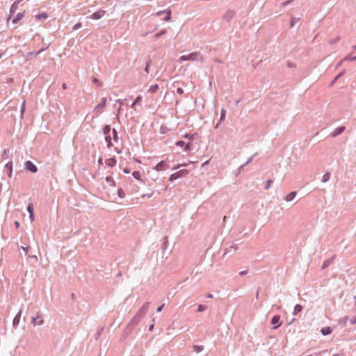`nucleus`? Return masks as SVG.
<instances>
[{
  "instance_id": "28",
  "label": "nucleus",
  "mask_w": 356,
  "mask_h": 356,
  "mask_svg": "<svg viewBox=\"0 0 356 356\" xmlns=\"http://www.w3.org/2000/svg\"><path fill=\"white\" fill-rule=\"evenodd\" d=\"M44 50H45V48H42L38 51H33L29 52V55L37 56L38 55H39L40 53H42Z\"/></svg>"
},
{
  "instance_id": "25",
  "label": "nucleus",
  "mask_w": 356,
  "mask_h": 356,
  "mask_svg": "<svg viewBox=\"0 0 356 356\" xmlns=\"http://www.w3.org/2000/svg\"><path fill=\"white\" fill-rule=\"evenodd\" d=\"M105 140L107 143V147L108 148H110L111 147L113 146V143L111 142V137L110 134L105 135Z\"/></svg>"
},
{
  "instance_id": "2",
  "label": "nucleus",
  "mask_w": 356,
  "mask_h": 356,
  "mask_svg": "<svg viewBox=\"0 0 356 356\" xmlns=\"http://www.w3.org/2000/svg\"><path fill=\"white\" fill-rule=\"evenodd\" d=\"M191 60V61H203L202 56L198 52H193L187 55H182L179 58V62L182 63L184 61Z\"/></svg>"
},
{
  "instance_id": "22",
  "label": "nucleus",
  "mask_w": 356,
  "mask_h": 356,
  "mask_svg": "<svg viewBox=\"0 0 356 356\" xmlns=\"http://www.w3.org/2000/svg\"><path fill=\"white\" fill-rule=\"evenodd\" d=\"M47 18H48V15L46 13H42L35 15V19L37 20H41L42 19H46Z\"/></svg>"
},
{
  "instance_id": "14",
  "label": "nucleus",
  "mask_w": 356,
  "mask_h": 356,
  "mask_svg": "<svg viewBox=\"0 0 356 356\" xmlns=\"http://www.w3.org/2000/svg\"><path fill=\"white\" fill-rule=\"evenodd\" d=\"M334 257V256H332L331 258L325 260L321 266V269L323 270L327 268L333 262Z\"/></svg>"
},
{
  "instance_id": "46",
  "label": "nucleus",
  "mask_w": 356,
  "mask_h": 356,
  "mask_svg": "<svg viewBox=\"0 0 356 356\" xmlns=\"http://www.w3.org/2000/svg\"><path fill=\"white\" fill-rule=\"evenodd\" d=\"M232 249H233L234 252H236L238 250V246L236 244H233L230 246V250H229L227 252H230L232 251Z\"/></svg>"
},
{
  "instance_id": "53",
  "label": "nucleus",
  "mask_w": 356,
  "mask_h": 356,
  "mask_svg": "<svg viewBox=\"0 0 356 356\" xmlns=\"http://www.w3.org/2000/svg\"><path fill=\"white\" fill-rule=\"evenodd\" d=\"M248 270H242V271L239 272V275H240L241 276H243V275H247V274H248Z\"/></svg>"
},
{
  "instance_id": "31",
  "label": "nucleus",
  "mask_w": 356,
  "mask_h": 356,
  "mask_svg": "<svg viewBox=\"0 0 356 356\" xmlns=\"http://www.w3.org/2000/svg\"><path fill=\"white\" fill-rule=\"evenodd\" d=\"M191 149V142H188V143H185L184 147L183 150L184 152H189Z\"/></svg>"
},
{
  "instance_id": "9",
  "label": "nucleus",
  "mask_w": 356,
  "mask_h": 356,
  "mask_svg": "<svg viewBox=\"0 0 356 356\" xmlns=\"http://www.w3.org/2000/svg\"><path fill=\"white\" fill-rule=\"evenodd\" d=\"M165 13V17L164 18L165 21H168L170 19L171 11L170 10H160L156 13L157 16H161L162 14Z\"/></svg>"
},
{
  "instance_id": "37",
  "label": "nucleus",
  "mask_w": 356,
  "mask_h": 356,
  "mask_svg": "<svg viewBox=\"0 0 356 356\" xmlns=\"http://www.w3.org/2000/svg\"><path fill=\"white\" fill-rule=\"evenodd\" d=\"M300 19V18L292 17L291 20V27H293Z\"/></svg>"
},
{
  "instance_id": "11",
  "label": "nucleus",
  "mask_w": 356,
  "mask_h": 356,
  "mask_svg": "<svg viewBox=\"0 0 356 356\" xmlns=\"http://www.w3.org/2000/svg\"><path fill=\"white\" fill-rule=\"evenodd\" d=\"M19 3V1H15L11 5L10 8V15L8 18V20L11 17V15L17 11Z\"/></svg>"
},
{
  "instance_id": "12",
  "label": "nucleus",
  "mask_w": 356,
  "mask_h": 356,
  "mask_svg": "<svg viewBox=\"0 0 356 356\" xmlns=\"http://www.w3.org/2000/svg\"><path fill=\"white\" fill-rule=\"evenodd\" d=\"M24 16V11L18 13L12 20V23L15 24H17Z\"/></svg>"
},
{
  "instance_id": "34",
  "label": "nucleus",
  "mask_w": 356,
  "mask_h": 356,
  "mask_svg": "<svg viewBox=\"0 0 356 356\" xmlns=\"http://www.w3.org/2000/svg\"><path fill=\"white\" fill-rule=\"evenodd\" d=\"M25 109H26V101L24 100L21 105V107H20V113H21L22 115H24Z\"/></svg>"
},
{
  "instance_id": "35",
  "label": "nucleus",
  "mask_w": 356,
  "mask_h": 356,
  "mask_svg": "<svg viewBox=\"0 0 356 356\" xmlns=\"http://www.w3.org/2000/svg\"><path fill=\"white\" fill-rule=\"evenodd\" d=\"M330 179V173L326 172L322 177V182H327Z\"/></svg>"
},
{
  "instance_id": "60",
  "label": "nucleus",
  "mask_w": 356,
  "mask_h": 356,
  "mask_svg": "<svg viewBox=\"0 0 356 356\" xmlns=\"http://www.w3.org/2000/svg\"><path fill=\"white\" fill-rule=\"evenodd\" d=\"M350 323L353 325L356 324V317L350 320Z\"/></svg>"
},
{
  "instance_id": "45",
  "label": "nucleus",
  "mask_w": 356,
  "mask_h": 356,
  "mask_svg": "<svg viewBox=\"0 0 356 356\" xmlns=\"http://www.w3.org/2000/svg\"><path fill=\"white\" fill-rule=\"evenodd\" d=\"M118 195L120 198H124L125 197V193L122 189H118Z\"/></svg>"
},
{
  "instance_id": "61",
  "label": "nucleus",
  "mask_w": 356,
  "mask_h": 356,
  "mask_svg": "<svg viewBox=\"0 0 356 356\" xmlns=\"http://www.w3.org/2000/svg\"><path fill=\"white\" fill-rule=\"evenodd\" d=\"M117 102H118L120 104V107L118 109L120 111L121 108V106L122 105V101L121 99H118V100H117Z\"/></svg>"
},
{
  "instance_id": "52",
  "label": "nucleus",
  "mask_w": 356,
  "mask_h": 356,
  "mask_svg": "<svg viewBox=\"0 0 356 356\" xmlns=\"http://www.w3.org/2000/svg\"><path fill=\"white\" fill-rule=\"evenodd\" d=\"M339 40V38L337 37V38H334V39H333V40H331L330 41V43L331 44H334V43L337 42Z\"/></svg>"
},
{
  "instance_id": "23",
  "label": "nucleus",
  "mask_w": 356,
  "mask_h": 356,
  "mask_svg": "<svg viewBox=\"0 0 356 356\" xmlns=\"http://www.w3.org/2000/svg\"><path fill=\"white\" fill-rule=\"evenodd\" d=\"M105 180L111 186H115V181L112 176H107Z\"/></svg>"
},
{
  "instance_id": "27",
  "label": "nucleus",
  "mask_w": 356,
  "mask_h": 356,
  "mask_svg": "<svg viewBox=\"0 0 356 356\" xmlns=\"http://www.w3.org/2000/svg\"><path fill=\"white\" fill-rule=\"evenodd\" d=\"M280 320V316L279 315H275L271 319V324L272 325H276L278 324Z\"/></svg>"
},
{
  "instance_id": "4",
  "label": "nucleus",
  "mask_w": 356,
  "mask_h": 356,
  "mask_svg": "<svg viewBox=\"0 0 356 356\" xmlns=\"http://www.w3.org/2000/svg\"><path fill=\"white\" fill-rule=\"evenodd\" d=\"M24 168L26 170L30 171L33 173L38 172L37 166L31 161H27L25 162Z\"/></svg>"
},
{
  "instance_id": "1",
  "label": "nucleus",
  "mask_w": 356,
  "mask_h": 356,
  "mask_svg": "<svg viewBox=\"0 0 356 356\" xmlns=\"http://www.w3.org/2000/svg\"><path fill=\"white\" fill-rule=\"evenodd\" d=\"M149 302H145L137 312L136 315L131 318L128 324V327L133 328L136 326L140 321L145 317L148 312Z\"/></svg>"
},
{
  "instance_id": "33",
  "label": "nucleus",
  "mask_w": 356,
  "mask_h": 356,
  "mask_svg": "<svg viewBox=\"0 0 356 356\" xmlns=\"http://www.w3.org/2000/svg\"><path fill=\"white\" fill-rule=\"evenodd\" d=\"M27 211L29 212V215L34 213V208L32 204H29L27 206Z\"/></svg>"
},
{
  "instance_id": "42",
  "label": "nucleus",
  "mask_w": 356,
  "mask_h": 356,
  "mask_svg": "<svg viewBox=\"0 0 356 356\" xmlns=\"http://www.w3.org/2000/svg\"><path fill=\"white\" fill-rule=\"evenodd\" d=\"M257 153H255L252 156H250L248 161L244 163L245 166L248 165L249 163H250L252 161H253V159L255 156H257Z\"/></svg>"
},
{
  "instance_id": "57",
  "label": "nucleus",
  "mask_w": 356,
  "mask_h": 356,
  "mask_svg": "<svg viewBox=\"0 0 356 356\" xmlns=\"http://www.w3.org/2000/svg\"><path fill=\"white\" fill-rule=\"evenodd\" d=\"M29 218H30L31 222H33L34 220H35V218H34V213L30 214L29 215Z\"/></svg>"
},
{
  "instance_id": "59",
  "label": "nucleus",
  "mask_w": 356,
  "mask_h": 356,
  "mask_svg": "<svg viewBox=\"0 0 356 356\" xmlns=\"http://www.w3.org/2000/svg\"><path fill=\"white\" fill-rule=\"evenodd\" d=\"M163 306H164V304H163L161 306L157 308V312H161L162 311Z\"/></svg>"
},
{
  "instance_id": "8",
  "label": "nucleus",
  "mask_w": 356,
  "mask_h": 356,
  "mask_svg": "<svg viewBox=\"0 0 356 356\" xmlns=\"http://www.w3.org/2000/svg\"><path fill=\"white\" fill-rule=\"evenodd\" d=\"M22 310L20 309L19 311V312L15 316V318H14V319L13 321V326L14 327H17V326L19 325V321H20V318H21V316H22Z\"/></svg>"
},
{
  "instance_id": "18",
  "label": "nucleus",
  "mask_w": 356,
  "mask_h": 356,
  "mask_svg": "<svg viewBox=\"0 0 356 356\" xmlns=\"http://www.w3.org/2000/svg\"><path fill=\"white\" fill-rule=\"evenodd\" d=\"M302 310V305L297 304L294 307L293 315L296 316L298 313H300Z\"/></svg>"
},
{
  "instance_id": "26",
  "label": "nucleus",
  "mask_w": 356,
  "mask_h": 356,
  "mask_svg": "<svg viewBox=\"0 0 356 356\" xmlns=\"http://www.w3.org/2000/svg\"><path fill=\"white\" fill-rule=\"evenodd\" d=\"M158 89H159V86L157 84H154V85L151 86L149 88L148 92L150 93H155Z\"/></svg>"
},
{
  "instance_id": "36",
  "label": "nucleus",
  "mask_w": 356,
  "mask_h": 356,
  "mask_svg": "<svg viewBox=\"0 0 356 356\" xmlns=\"http://www.w3.org/2000/svg\"><path fill=\"white\" fill-rule=\"evenodd\" d=\"M142 99V96L138 95L134 100V102L131 104V106L134 107L136 104H137Z\"/></svg>"
},
{
  "instance_id": "17",
  "label": "nucleus",
  "mask_w": 356,
  "mask_h": 356,
  "mask_svg": "<svg viewBox=\"0 0 356 356\" xmlns=\"http://www.w3.org/2000/svg\"><path fill=\"white\" fill-rule=\"evenodd\" d=\"M321 332L323 336H326L331 334L332 330L330 327H324L321 329Z\"/></svg>"
},
{
  "instance_id": "30",
  "label": "nucleus",
  "mask_w": 356,
  "mask_h": 356,
  "mask_svg": "<svg viewBox=\"0 0 356 356\" xmlns=\"http://www.w3.org/2000/svg\"><path fill=\"white\" fill-rule=\"evenodd\" d=\"M132 176L137 180H140L141 173L139 171H134L132 173Z\"/></svg>"
},
{
  "instance_id": "10",
  "label": "nucleus",
  "mask_w": 356,
  "mask_h": 356,
  "mask_svg": "<svg viewBox=\"0 0 356 356\" xmlns=\"http://www.w3.org/2000/svg\"><path fill=\"white\" fill-rule=\"evenodd\" d=\"M234 15H235V12L234 10H227L225 13L223 18L227 22H229L234 17Z\"/></svg>"
},
{
  "instance_id": "6",
  "label": "nucleus",
  "mask_w": 356,
  "mask_h": 356,
  "mask_svg": "<svg viewBox=\"0 0 356 356\" xmlns=\"http://www.w3.org/2000/svg\"><path fill=\"white\" fill-rule=\"evenodd\" d=\"M106 102H107L106 97H103V98H102L100 103L95 107L94 111L97 113V115H99V113H101V112H99V111L100 109H102L105 106Z\"/></svg>"
},
{
  "instance_id": "48",
  "label": "nucleus",
  "mask_w": 356,
  "mask_h": 356,
  "mask_svg": "<svg viewBox=\"0 0 356 356\" xmlns=\"http://www.w3.org/2000/svg\"><path fill=\"white\" fill-rule=\"evenodd\" d=\"M187 165L186 164H177V165L174 166L173 168H172V170H177L179 169L181 166H186Z\"/></svg>"
},
{
  "instance_id": "44",
  "label": "nucleus",
  "mask_w": 356,
  "mask_h": 356,
  "mask_svg": "<svg viewBox=\"0 0 356 356\" xmlns=\"http://www.w3.org/2000/svg\"><path fill=\"white\" fill-rule=\"evenodd\" d=\"M175 145L178 147L184 148L185 145V142L183 140H178L177 142H176Z\"/></svg>"
},
{
  "instance_id": "15",
  "label": "nucleus",
  "mask_w": 356,
  "mask_h": 356,
  "mask_svg": "<svg viewBox=\"0 0 356 356\" xmlns=\"http://www.w3.org/2000/svg\"><path fill=\"white\" fill-rule=\"evenodd\" d=\"M117 161L115 158H110L105 161V163L106 165L109 167H113L116 165Z\"/></svg>"
},
{
  "instance_id": "64",
  "label": "nucleus",
  "mask_w": 356,
  "mask_h": 356,
  "mask_svg": "<svg viewBox=\"0 0 356 356\" xmlns=\"http://www.w3.org/2000/svg\"><path fill=\"white\" fill-rule=\"evenodd\" d=\"M245 167V165L243 164L241 165L239 168H238V171L239 172L243 169V168Z\"/></svg>"
},
{
  "instance_id": "43",
  "label": "nucleus",
  "mask_w": 356,
  "mask_h": 356,
  "mask_svg": "<svg viewBox=\"0 0 356 356\" xmlns=\"http://www.w3.org/2000/svg\"><path fill=\"white\" fill-rule=\"evenodd\" d=\"M343 60H348V61H355L356 60V56L351 57L350 56H347L343 58Z\"/></svg>"
},
{
  "instance_id": "50",
  "label": "nucleus",
  "mask_w": 356,
  "mask_h": 356,
  "mask_svg": "<svg viewBox=\"0 0 356 356\" xmlns=\"http://www.w3.org/2000/svg\"><path fill=\"white\" fill-rule=\"evenodd\" d=\"M9 154H10V149H4L3 156H7Z\"/></svg>"
},
{
  "instance_id": "49",
  "label": "nucleus",
  "mask_w": 356,
  "mask_h": 356,
  "mask_svg": "<svg viewBox=\"0 0 356 356\" xmlns=\"http://www.w3.org/2000/svg\"><path fill=\"white\" fill-rule=\"evenodd\" d=\"M150 60H149L147 62V64H146V66L144 69V70L147 72V73H149V66L150 65Z\"/></svg>"
},
{
  "instance_id": "21",
  "label": "nucleus",
  "mask_w": 356,
  "mask_h": 356,
  "mask_svg": "<svg viewBox=\"0 0 356 356\" xmlns=\"http://www.w3.org/2000/svg\"><path fill=\"white\" fill-rule=\"evenodd\" d=\"M6 168L8 170V176L10 177L13 172V162H8L5 165Z\"/></svg>"
},
{
  "instance_id": "62",
  "label": "nucleus",
  "mask_w": 356,
  "mask_h": 356,
  "mask_svg": "<svg viewBox=\"0 0 356 356\" xmlns=\"http://www.w3.org/2000/svg\"><path fill=\"white\" fill-rule=\"evenodd\" d=\"M123 171L126 174H129L130 172V170L129 168H124Z\"/></svg>"
},
{
  "instance_id": "20",
  "label": "nucleus",
  "mask_w": 356,
  "mask_h": 356,
  "mask_svg": "<svg viewBox=\"0 0 356 356\" xmlns=\"http://www.w3.org/2000/svg\"><path fill=\"white\" fill-rule=\"evenodd\" d=\"M38 318H39L38 316L36 317H32L31 323H33L35 326L37 325H41L44 323L42 319H40L39 321H37Z\"/></svg>"
},
{
  "instance_id": "55",
  "label": "nucleus",
  "mask_w": 356,
  "mask_h": 356,
  "mask_svg": "<svg viewBox=\"0 0 356 356\" xmlns=\"http://www.w3.org/2000/svg\"><path fill=\"white\" fill-rule=\"evenodd\" d=\"M21 248L25 252V254H26L29 247V246H22Z\"/></svg>"
},
{
  "instance_id": "29",
  "label": "nucleus",
  "mask_w": 356,
  "mask_h": 356,
  "mask_svg": "<svg viewBox=\"0 0 356 356\" xmlns=\"http://www.w3.org/2000/svg\"><path fill=\"white\" fill-rule=\"evenodd\" d=\"M111 130V127L109 125H105L103 128V134L104 135L110 134Z\"/></svg>"
},
{
  "instance_id": "32",
  "label": "nucleus",
  "mask_w": 356,
  "mask_h": 356,
  "mask_svg": "<svg viewBox=\"0 0 356 356\" xmlns=\"http://www.w3.org/2000/svg\"><path fill=\"white\" fill-rule=\"evenodd\" d=\"M112 134H113V140L117 142L118 140V132L116 131L115 129H112Z\"/></svg>"
},
{
  "instance_id": "19",
  "label": "nucleus",
  "mask_w": 356,
  "mask_h": 356,
  "mask_svg": "<svg viewBox=\"0 0 356 356\" xmlns=\"http://www.w3.org/2000/svg\"><path fill=\"white\" fill-rule=\"evenodd\" d=\"M197 135L195 134H185L183 136V137L184 138H186L189 140V142H192L193 140H195V138H196Z\"/></svg>"
},
{
  "instance_id": "63",
  "label": "nucleus",
  "mask_w": 356,
  "mask_h": 356,
  "mask_svg": "<svg viewBox=\"0 0 356 356\" xmlns=\"http://www.w3.org/2000/svg\"><path fill=\"white\" fill-rule=\"evenodd\" d=\"M152 196V194H144L143 197H147L148 198L151 197Z\"/></svg>"
},
{
  "instance_id": "24",
  "label": "nucleus",
  "mask_w": 356,
  "mask_h": 356,
  "mask_svg": "<svg viewBox=\"0 0 356 356\" xmlns=\"http://www.w3.org/2000/svg\"><path fill=\"white\" fill-rule=\"evenodd\" d=\"M193 350L196 353H200L204 350V346L202 345H193Z\"/></svg>"
},
{
  "instance_id": "16",
  "label": "nucleus",
  "mask_w": 356,
  "mask_h": 356,
  "mask_svg": "<svg viewBox=\"0 0 356 356\" xmlns=\"http://www.w3.org/2000/svg\"><path fill=\"white\" fill-rule=\"evenodd\" d=\"M297 193L296 191H293V192H291L290 193H289L285 197H284V200L286 201V202H290L291 200H293L296 196Z\"/></svg>"
},
{
  "instance_id": "41",
  "label": "nucleus",
  "mask_w": 356,
  "mask_h": 356,
  "mask_svg": "<svg viewBox=\"0 0 356 356\" xmlns=\"http://www.w3.org/2000/svg\"><path fill=\"white\" fill-rule=\"evenodd\" d=\"M273 183V180L271 179H268L266 182V185L264 186V188L265 190H268L271 186Z\"/></svg>"
},
{
  "instance_id": "13",
  "label": "nucleus",
  "mask_w": 356,
  "mask_h": 356,
  "mask_svg": "<svg viewBox=\"0 0 356 356\" xmlns=\"http://www.w3.org/2000/svg\"><path fill=\"white\" fill-rule=\"evenodd\" d=\"M344 130H345V127H339L331 134V136L333 138L336 137L338 135L343 133Z\"/></svg>"
},
{
  "instance_id": "51",
  "label": "nucleus",
  "mask_w": 356,
  "mask_h": 356,
  "mask_svg": "<svg viewBox=\"0 0 356 356\" xmlns=\"http://www.w3.org/2000/svg\"><path fill=\"white\" fill-rule=\"evenodd\" d=\"M177 92L179 95H182L184 93V90L181 88H178L177 89Z\"/></svg>"
},
{
  "instance_id": "47",
  "label": "nucleus",
  "mask_w": 356,
  "mask_h": 356,
  "mask_svg": "<svg viewBox=\"0 0 356 356\" xmlns=\"http://www.w3.org/2000/svg\"><path fill=\"white\" fill-rule=\"evenodd\" d=\"M81 27V23H76V24L74 25L73 26V30L74 31H76V30H78Z\"/></svg>"
},
{
  "instance_id": "38",
  "label": "nucleus",
  "mask_w": 356,
  "mask_h": 356,
  "mask_svg": "<svg viewBox=\"0 0 356 356\" xmlns=\"http://www.w3.org/2000/svg\"><path fill=\"white\" fill-rule=\"evenodd\" d=\"M207 309V307L203 305H199L197 307V312H202Z\"/></svg>"
},
{
  "instance_id": "3",
  "label": "nucleus",
  "mask_w": 356,
  "mask_h": 356,
  "mask_svg": "<svg viewBox=\"0 0 356 356\" xmlns=\"http://www.w3.org/2000/svg\"><path fill=\"white\" fill-rule=\"evenodd\" d=\"M188 173V170H186V169H183V170H179L173 174H172L170 177H169V181H173L180 177H181L182 176L186 175Z\"/></svg>"
},
{
  "instance_id": "5",
  "label": "nucleus",
  "mask_w": 356,
  "mask_h": 356,
  "mask_svg": "<svg viewBox=\"0 0 356 356\" xmlns=\"http://www.w3.org/2000/svg\"><path fill=\"white\" fill-rule=\"evenodd\" d=\"M168 168V163L165 161H161L155 165L154 169L156 171H162L166 170Z\"/></svg>"
},
{
  "instance_id": "7",
  "label": "nucleus",
  "mask_w": 356,
  "mask_h": 356,
  "mask_svg": "<svg viewBox=\"0 0 356 356\" xmlns=\"http://www.w3.org/2000/svg\"><path fill=\"white\" fill-rule=\"evenodd\" d=\"M105 13L106 12L104 10H99L98 11L92 13L90 18L96 20L99 19L104 15Z\"/></svg>"
},
{
  "instance_id": "39",
  "label": "nucleus",
  "mask_w": 356,
  "mask_h": 356,
  "mask_svg": "<svg viewBox=\"0 0 356 356\" xmlns=\"http://www.w3.org/2000/svg\"><path fill=\"white\" fill-rule=\"evenodd\" d=\"M225 116H226V111L224 109H222L221 113H220V122L223 121L225 118Z\"/></svg>"
},
{
  "instance_id": "56",
  "label": "nucleus",
  "mask_w": 356,
  "mask_h": 356,
  "mask_svg": "<svg viewBox=\"0 0 356 356\" xmlns=\"http://www.w3.org/2000/svg\"><path fill=\"white\" fill-rule=\"evenodd\" d=\"M345 72V70L342 71L341 73H339L336 77L335 80H337L340 76H341Z\"/></svg>"
},
{
  "instance_id": "40",
  "label": "nucleus",
  "mask_w": 356,
  "mask_h": 356,
  "mask_svg": "<svg viewBox=\"0 0 356 356\" xmlns=\"http://www.w3.org/2000/svg\"><path fill=\"white\" fill-rule=\"evenodd\" d=\"M168 245V238H167V236H165V241L163 243V244L161 245V248L163 250H165V249H167Z\"/></svg>"
},
{
  "instance_id": "58",
  "label": "nucleus",
  "mask_w": 356,
  "mask_h": 356,
  "mask_svg": "<svg viewBox=\"0 0 356 356\" xmlns=\"http://www.w3.org/2000/svg\"><path fill=\"white\" fill-rule=\"evenodd\" d=\"M290 2H291V1H285V2H283V3H282V7H284V6H286V5H288Z\"/></svg>"
},
{
  "instance_id": "54",
  "label": "nucleus",
  "mask_w": 356,
  "mask_h": 356,
  "mask_svg": "<svg viewBox=\"0 0 356 356\" xmlns=\"http://www.w3.org/2000/svg\"><path fill=\"white\" fill-rule=\"evenodd\" d=\"M92 81H93V83H98L99 86H101V83L99 82V81L96 77H94L92 79Z\"/></svg>"
}]
</instances>
